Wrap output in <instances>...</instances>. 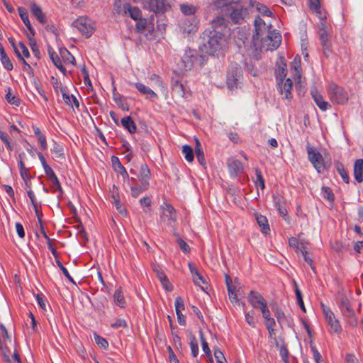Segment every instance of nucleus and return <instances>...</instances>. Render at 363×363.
<instances>
[{
  "mask_svg": "<svg viewBox=\"0 0 363 363\" xmlns=\"http://www.w3.org/2000/svg\"><path fill=\"white\" fill-rule=\"evenodd\" d=\"M113 301L119 307H123L125 301L120 289H117L113 294Z\"/></svg>",
  "mask_w": 363,
  "mask_h": 363,
  "instance_id": "obj_42",
  "label": "nucleus"
},
{
  "mask_svg": "<svg viewBox=\"0 0 363 363\" xmlns=\"http://www.w3.org/2000/svg\"><path fill=\"white\" fill-rule=\"evenodd\" d=\"M18 14H19L21 20L23 21V22L24 23V24L26 25V26L30 31L31 35H33L34 30L31 26L29 18H28V14L26 9L23 7H18Z\"/></svg>",
  "mask_w": 363,
  "mask_h": 363,
  "instance_id": "obj_27",
  "label": "nucleus"
},
{
  "mask_svg": "<svg viewBox=\"0 0 363 363\" xmlns=\"http://www.w3.org/2000/svg\"><path fill=\"white\" fill-rule=\"evenodd\" d=\"M254 45L256 50H273L277 48L281 43V35L275 30L267 31L264 35L253 38Z\"/></svg>",
  "mask_w": 363,
  "mask_h": 363,
  "instance_id": "obj_2",
  "label": "nucleus"
},
{
  "mask_svg": "<svg viewBox=\"0 0 363 363\" xmlns=\"http://www.w3.org/2000/svg\"><path fill=\"white\" fill-rule=\"evenodd\" d=\"M192 279L194 283L198 286L201 287V289L204 290L203 284H206V281L204 278L201 276L199 269L191 263L189 262L188 264Z\"/></svg>",
  "mask_w": 363,
  "mask_h": 363,
  "instance_id": "obj_15",
  "label": "nucleus"
},
{
  "mask_svg": "<svg viewBox=\"0 0 363 363\" xmlns=\"http://www.w3.org/2000/svg\"><path fill=\"white\" fill-rule=\"evenodd\" d=\"M134 1L142 4L145 8L155 13L164 11L167 6L164 0H134Z\"/></svg>",
  "mask_w": 363,
  "mask_h": 363,
  "instance_id": "obj_10",
  "label": "nucleus"
},
{
  "mask_svg": "<svg viewBox=\"0 0 363 363\" xmlns=\"http://www.w3.org/2000/svg\"><path fill=\"white\" fill-rule=\"evenodd\" d=\"M214 357L217 361V363H226V359L223 352L220 350L215 349Z\"/></svg>",
  "mask_w": 363,
  "mask_h": 363,
  "instance_id": "obj_57",
  "label": "nucleus"
},
{
  "mask_svg": "<svg viewBox=\"0 0 363 363\" xmlns=\"http://www.w3.org/2000/svg\"><path fill=\"white\" fill-rule=\"evenodd\" d=\"M19 166H20V174L22 177V179L24 180L26 185L29 187L30 182V179L31 178V176L28 174V169L26 168L21 154L19 155Z\"/></svg>",
  "mask_w": 363,
  "mask_h": 363,
  "instance_id": "obj_28",
  "label": "nucleus"
},
{
  "mask_svg": "<svg viewBox=\"0 0 363 363\" xmlns=\"http://www.w3.org/2000/svg\"><path fill=\"white\" fill-rule=\"evenodd\" d=\"M160 218L162 222L171 224L176 219V211L168 203H164L160 206Z\"/></svg>",
  "mask_w": 363,
  "mask_h": 363,
  "instance_id": "obj_11",
  "label": "nucleus"
},
{
  "mask_svg": "<svg viewBox=\"0 0 363 363\" xmlns=\"http://www.w3.org/2000/svg\"><path fill=\"white\" fill-rule=\"evenodd\" d=\"M309 1V6L311 10L315 13L319 18L323 19L325 18L326 15L325 13L323 11L322 8L320 5L319 0H308Z\"/></svg>",
  "mask_w": 363,
  "mask_h": 363,
  "instance_id": "obj_25",
  "label": "nucleus"
},
{
  "mask_svg": "<svg viewBox=\"0 0 363 363\" xmlns=\"http://www.w3.org/2000/svg\"><path fill=\"white\" fill-rule=\"evenodd\" d=\"M135 86L138 91L142 94L147 95L152 99L157 98V94L143 83L137 82L135 84Z\"/></svg>",
  "mask_w": 363,
  "mask_h": 363,
  "instance_id": "obj_30",
  "label": "nucleus"
},
{
  "mask_svg": "<svg viewBox=\"0 0 363 363\" xmlns=\"http://www.w3.org/2000/svg\"><path fill=\"white\" fill-rule=\"evenodd\" d=\"M248 299L251 305L255 308H259L260 310L267 306V303L258 293L251 291Z\"/></svg>",
  "mask_w": 363,
  "mask_h": 363,
  "instance_id": "obj_17",
  "label": "nucleus"
},
{
  "mask_svg": "<svg viewBox=\"0 0 363 363\" xmlns=\"http://www.w3.org/2000/svg\"><path fill=\"white\" fill-rule=\"evenodd\" d=\"M52 151L55 158H60L63 156L64 151L60 145H55Z\"/></svg>",
  "mask_w": 363,
  "mask_h": 363,
  "instance_id": "obj_60",
  "label": "nucleus"
},
{
  "mask_svg": "<svg viewBox=\"0 0 363 363\" xmlns=\"http://www.w3.org/2000/svg\"><path fill=\"white\" fill-rule=\"evenodd\" d=\"M111 326L113 328H126L127 323L125 319H118L115 322L112 323Z\"/></svg>",
  "mask_w": 363,
  "mask_h": 363,
  "instance_id": "obj_61",
  "label": "nucleus"
},
{
  "mask_svg": "<svg viewBox=\"0 0 363 363\" xmlns=\"http://www.w3.org/2000/svg\"><path fill=\"white\" fill-rule=\"evenodd\" d=\"M289 245H290V247H293L294 249H295V250L298 252H301L302 254H304V252H306V250H305V246H304V244L303 242H300L297 238H290L289 239Z\"/></svg>",
  "mask_w": 363,
  "mask_h": 363,
  "instance_id": "obj_36",
  "label": "nucleus"
},
{
  "mask_svg": "<svg viewBox=\"0 0 363 363\" xmlns=\"http://www.w3.org/2000/svg\"><path fill=\"white\" fill-rule=\"evenodd\" d=\"M30 12L33 16L42 24L45 23L46 18L41 8L35 2L30 3Z\"/></svg>",
  "mask_w": 363,
  "mask_h": 363,
  "instance_id": "obj_23",
  "label": "nucleus"
},
{
  "mask_svg": "<svg viewBox=\"0 0 363 363\" xmlns=\"http://www.w3.org/2000/svg\"><path fill=\"white\" fill-rule=\"evenodd\" d=\"M62 95L64 100V102L68 106L73 108L74 106L76 108L79 107V102L77 99L73 96L72 94L69 95L67 94L65 90H62Z\"/></svg>",
  "mask_w": 363,
  "mask_h": 363,
  "instance_id": "obj_33",
  "label": "nucleus"
},
{
  "mask_svg": "<svg viewBox=\"0 0 363 363\" xmlns=\"http://www.w3.org/2000/svg\"><path fill=\"white\" fill-rule=\"evenodd\" d=\"M182 152L184 155V157L187 162H191L194 160L193 150L189 145H184L182 147Z\"/></svg>",
  "mask_w": 363,
  "mask_h": 363,
  "instance_id": "obj_43",
  "label": "nucleus"
},
{
  "mask_svg": "<svg viewBox=\"0 0 363 363\" xmlns=\"http://www.w3.org/2000/svg\"><path fill=\"white\" fill-rule=\"evenodd\" d=\"M328 94L333 104L344 105L349 99L347 91L344 88L333 83L329 84Z\"/></svg>",
  "mask_w": 363,
  "mask_h": 363,
  "instance_id": "obj_5",
  "label": "nucleus"
},
{
  "mask_svg": "<svg viewBox=\"0 0 363 363\" xmlns=\"http://www.w3.org/2000/svg\"><path fill=\"white\" fill-rule=\"evenodd\" d=\"M291 72L294 75L296 86L301 87V59L296 56L291 64Z\"/></svg>",
  "mask_w": 363,
  "mask_h": 363,
  "instance_id": "obj_12",
  "label": "nucleus"
},
{
  "mask_svg": "<svg viewBox=\"0 0 363 363\" xmlns=\"http://www.w3.org/2000/svg\"><path fill=\"white\" fill-rule=\"evenodd\" d=\"M354 175L355 179L359 182H362L363 181V160L359 159L357 160L354 166Z\"/></svg>",
  "mask_w": 363,
  "mask_h": 363,
  "instance_id": "obj_29",
  "label": "nucleus"
},
{
  "mask_svg": "<svg viewBox=\"0 0 363 363\" xmlns=\"http://www.w3.org/2000/svg\"><path fill=\"white\" fill-rule=\"evenodd\" d=\"M321 308L325 319L330 326V331L334 333H340L342 328L334 313L330 309V308L325 306L323 303H321Z\"/></svg>",
  "mask_w": 363,
  "mask_h": 363,
  "instance_id": "obj_8",
  "label": "nucleus"
},
{
  "mask_svg": "<svg viewBox=\"0 0 363 363\" xmlns=\"http://www.w3.org/2000/svg\"><path fill=\"white\" fill-rule=\"evenodd\" d=\"M337 169L344 182L345 183H349V177L346 171L344 169L343 166L342 164L337 165Z\"/></svg>",
  "mask_w": 363,
  "mask_h": 363,
  "instance_id": "obj_58",
  "label": "nucleus"
},
{
  "mask_svg": "<svg viewBox=\"0 0 363 363\" xmlns=\"http://www.w3.org/2000/svg\"><path fill=\"white\" fill-rule=\"evenodd\" d=\"M94 337L96 343L99 347H101V348L105 349V350L108 348V343L106 339H104V337L99 336V335H97L96 333L94 335Z\"/></svg>",
  "mask_w": 363,
  "mask_h": 363,
  "instance_id": "obj_50",
  "label": "nucleus"
},
{
  "mask_svg": "<svg viewBox=\"0 0 363 363\" xmlns=\"http://www.w3.org/2000/svg\"><path fill=\"white\" fill-rule=\"evenodd\" d=\"M277 85L281 94L284 95L286 99H290L292 97L291 91L292 88V81L290 78H286L284 81L278 82Z\"/></svg>",
  "mask_w": 363,
  "mask_h": 363,
  "instance_id": "obj_16",
  "label": "nucleus"
},
{
  "mask_svg": "<svg viewBox=\"0 0 363 363\" xmlns=\"http://www.w3.org/2000/svg\"><path fill=\"white\" fill-rule=\"evenodd\" d=\"M238 84V79L234 77H228L227 79L228 87L230 89L237 88Z\"/></svg>",
  "mask_w": 363,
  "mask_h": 363,
  "instance_id": "obj_63",
  "label": "nucleus"
},
{
  "mask_svg": "<svg viewBox=\"0 0 363 363\" xmlns=\"http://www.w3.org/2000/svg\"><path fill=\"white\" fill-rule=\"evenodd\" d=\"M172 89L178 95H179L182 97L184 96L183 84L181 82H179V81H176L172 84Z\"/></svg>",
  "mask_w": 363,
  "mask_h": 363,
  "instance_id": "obj_51",
  "label": "nucleus"
},
{
  "mask_svg": "<svg viewBox=\"0 0 363 363\" xmlns=\"http://www.w3.org/2000/svg\"><path fill=\"white\" fill-rule=\"evenodd\" d=\"M12 45L18 58L23 61L25 65L29 66L23 59V56L25 57H28L30 56L29 51L26 46L22 43H19L18 46H16L13 43Z\"/></svg>",
  "mask_w": 363,
  "mask_h": 363,
  "instance_id": "obj_22",
  "label": "nucleus"
},
{
  "mask_svg": "<svg viewBox=\"0 0 363 363\" xmlns=\"http://www.w3.org/2000/svg\"><path fill=\"white\" fill-rule=\"evenodd\" d=\"M307 152L308 159L314 168L319 172H323L325 169V164L322 155L313 147L308 146Z\"/></svg>",
  "mask_w": 363,
  "mask_h": 363,
  "instance_id": "obj_9",
  "label": "nucleus"
},
{
  "mask_svg": "<svg viewBox=\"0 0 363 363\" xmlns=\"http://www.w3.org/2000/svg\"><path fill=\"white\" fill-rule=\"evenodd\" d=\"M0 352L5 363H21L15 342L9 335L5 326L0 324Z\"/></svg>",
  "mask_w": 363,
  "mask_h": 363,
  "instance_id": "obj_1",
  "label": "nucleus"
},
{
  "mask_svg": "<svg viewBox=\"0 0 363 363\" xmlns=\"http://www.w3.org/2000/svg\"><path fill=\"white\" fill-rule=\"evenodd\" d=\"M230 38L209 33L206 48L210 55H219L226 48Z\"/></svg>",
  "mask_w": 363,
  "mask_h": 363,
  "instance_id": "obj_4",
  "label": "nucleus"
},
{
  "mask_svg": "<svg viewBox=\"0 0 363 363\" xmlns=\"http://www.w3.org/2000/svg\"><path fill=\"white\" fill-rule=\"evenodd\" d=\"M50 58L54 63V65L62 72L65 73V69L62 65V60L61 57H59L57 55L55 54L53 52L50 51Z\"/></svg>",
  "mask_w": 363,
  "mask_h": 363,
  "instance_id": "obj_39",
  "label": "nucleus"
},
{
  "mask_svg": "<svg viewBox=\"0 0 363 363\" xmlns=\"http://www.w3.org/2000/svg\"><path fill=\"white\" fill-rule=\"evenodd\" d=\"M255 35L254 38H259L260 35H264L267 31H268L269 25H267L266 22L260 17H257L255 20Z\"/></svg>",
  "mask_w": 363,
  "mask_h": 363,
  "instance_id": "obj_18",
  "label": "nucleus"
},
{
  "mask_svg": "<svg viewBox=\"0 0 363 363\" xmlns=\"http://www.w3.org/2000/svg\"><path fill=\"white\" fill-rule=\"evenodd\" d=\"M60 55L62 58V65H75L74 57L71 55V53L66 48H60Z\"/></svg>",
  "mask_w": 363,
  "mask_h": 363,
  "instance_id": "obj_26",
  "label": "nucleus"
},
{
  "mask_svg": "<svg viewBox=\"0 0 363 363\" xmlns=\"http://www.w3.org/2000/svg\"><path fill=\"white\" fill-rule=\"evenodd\" d=\"M0 139L6 145L9 150H13V145L9 140V135L5 132L0 131Z\"/></svg>",
  "mask_w": 363,
  "mask_h": 363,
  "instance_id": "obj_52",
  "label": "nucleus"
},
{
  "mask_svg": "<svg viewBox=\"0 0 363 363\" xmlns=\"http://www.w3.org/2000/svg\"><path fill=\"white\" fill-rule=\"evenodd\" d=\"M122 125L128 130L130 133H134L136 131V125L133 119L129 117H124L121 119Z\"/></svg>",
  "mask_w": 363,
  "mask_h": 363,
  "instance_id": "obj_35",
  "label": "nucleus"
},
{
  "mask_svg": "<svg viewBox=\"0 0 363 363\" xmlns=\"http://www.w3.org/2000/svg\"><path fill=\"white\" fill-rule=\"evenodd\" d=\"M15 226L18 237L23 238L25 237V231L23 225L20 223H16Z\"/></svg>",
  "mask_w": 363,
  "mask_h": 363,
  "instance_id": "obj_64",
  "label": "nucleus"
},
{
  "mask_svg": "<svg viewBox=\"0 0 363 363\" xmlns=\"http://www.w3.org/2000/svg\"><path fill=\"white\" fill-rule=\"evenodd\" d=\"M257 180L255 182L256 186L260 187L262 189L264 188V182L259 171L256 170Z\"/></svg>",
  "mask_w": 363,
  "mask_h": 363,
  "instance_id": "obj_62",
  "label": "nucleus"
},
{
  "mask_svg": "<svg viewBox=\"0 0 363 363\" xmlns=\"http://www.w3.org/2000/svg\"><path fill=\"white\" fill-rule=\"evenodd\" d=\"M181 10L184 15H193L196 13L197 8L192 4H182L180 6Z\"/></svg>",
  "mask_w": 363,
  "mask_h": 363,
  "instance_id": "obj_44",
  "label": "nucleus"
},
{
  "mask_svg": "<svg viewBox=\"0 0 363 363\" xmlns=\"http://www.w3.org/2000/svg\"><path fill=\"white\" fill-rule=\"evenodd\" d=\"M190 347L193 357H197L199 354V346L196 337L194 335L190 337Z\"/></svg>",
  "mask_w": 363,
  "mask_h": 363,
  "instance_id": "obj_47",
  "label": "nucleus"
},
{
  "mask_svg": "<svg viewBox=\"0 0 363 363\" xmlns=\"http://www.w3.org/2000/svg\"><path fill=\"white\" fill-rule=\"evenodd\" d=\"M228 166L229 168V171L230 174L233 177H235L238 174V173L242 170V164L241 162L235 160L234 158H230L228 161Z\"/></svg>",
  "mask_w": 363,
  "mask_h": 363,
  "instance_id": "obj_24",
  "label": "nucleus"
},
{
  "mask_svg": "<svg viewBox=\"0 0 363 363\" xmlns=\"http://www.w3.org/2000/svg\"><path fill=\"white\" fill-rule=\"evenodd\" d=\"M265 325L268 330L269 337L271 338H274V337L275 335V330L274 329V327L275 325V320H274V318H268L267 320H266Z\"/></svg>",
  "mask_w": 363,
  "mask_h": 363,
  "instance_id": "obj_46",
  "label": "nucleus"
},
{
  "mask_svg": "<svg viewBox=\"0 0 363 363\" xmlns=\"http://www.w3.org/2000/svg\"><path fill=\"white\" fill-rule=\"evenodd\" d=\"M111 162H112L113 167L116 171H117L118 173L123 175L125 177H128V173H127L125 169L121 164L119 160L116 157H112Z\"/></svg>",
  "mask_w": 363,
  "mask_h": 363,
  "instance_id": "obj_38",
  "label": "nucleus"
},
{
  "mask_svg": "<svg viewBox=\"0 0 363 363\" xmlns=\"http://www.w3.org/2000/svg\"><path fill=\"white\" fill-rule=\"evenodd\" d=\"M312 96L314 101L320 110L325 111L331 108V104L325 101L322 95L318 91H313Z\"/></svg>",
  "mask_w": 363,
  "mask_h": 363,
  "instance_id": "obj_20",
  "label": "nucleus"
},
{
  "mask_svg": "<svg viewBox=\"0 0 363 363\" xmlns=\"http://www.w3.org/2000/svg\"><path fill=\"white\" fill-rule=\"evenodd\" d=\"M6 99L7 101L13 105L18 106L20 104L19 99L13 95L10 91L6 94Z\"/></svg>",
  "mask_w": 363,
  "mask_h": 363,
  "instance_id": "obj_53",
  "label": "nucleus"
},
{
  "mask_svg": "<svg viewBox=\"0 0 363 363\" xmlns=\"http://www.w3.org/2000/svg\"><path fill=\"white\" fill-rule=\"evenodd\" d=\"M277 347L279 349V354H280L282 360L285 363H289V357H288L289 352H288L286 347L284 345H279L278 343H277Z\"/></svg>",
  "mask_w": 363,
  "mask_h": 363,
  "instance_id": "obj_48",
  "label": "nucleus"
},
{
  "mask_svg": "<svg viewBox=\"0 0 363 363\" xmlns=\"http://www.w3.org/2000/svg\"><path fill=\"white\" fill-rule=\"evenodd\" d=\"M340 307L343 313H345V311H347V315L352 314V311L350 309V306L347 298H343L341 301Z\"/></svg>",
  "mask_w": 363,
  "mask_h": 363,
  "instance_id": "obj_54",
  "label": "nucleus"
},
{
  "mask_svg": "<svg viewBox=\"0 0 363 363\" xmlns=\"http://www.w3.org/2000/svg\"><path fill=\"white\" fill-rule=\"evenodd\" d=\"M245 320L250 326L252 328L255 327L256 321L254 318V313L252 311L247 312L245 314Z\"/></svg>",
  "mask_w": 363,
  "mask_h": 363,
  "instance_id": "obj_59",
  "label": "nucleus"
},
{
  "mask_svg": "<svg viewBox=\"0 0 363 363\" xmlns=\"http://www.w3.org/2000/svg\"><path fill=\"white\" fill-rule=\"evenodd\" d=\"M211 28L212 30L209 33L230 38V30L223 18L218 17L213 19L211 22Z\"/></svg>",
  "mask_w": 363,
  "mask_h": 363,
  "instance_id": "obj_7",
  "label": "nucleus"
},
{
  "mask_svg": "<svg viewBox=\"0 0 363 363\" xmlns=\"http://www.w3.org/2000/svg\"><path fill=\"white\" fill-rule=\"evenodd\" d=\"M73 26L85 38L91 36L94 30L91 21L83 16L76 19Z\"/></svg>",
  "mask_w": 363,
  "mask_h": 363,
  "instance_id": "obj_6",
  "label": "nucleus"
},
{
  "mask_svg": "<svg viewBox=\"0 0 363 363\" xmlns=\"http://www.w3.org/2000/svg\"><path fill=\"white\" fill-rule=\"evenodd\" d=\"M35 135L38 138V143L43 150L47 149V143L45 135L40 132V129L37 127H33Z\"/></svg>",
  "mask_w": 363,
  "mask_h": 363,
  "instance_id": "obj_40",
  "label": "nucleus"
},
{
  "mask_svg": "<svg viewBox=\"0 0 363 363\" xmlns=\"http://www.w3.org/2000/svg\"><path fill=\"white\" fill-rule=\"evenodd\" d=\"M184 309V304L183 299L181 297H177L175 299V311L178 319V322L180 325H184L185 317L182 314V311Z\"/></svg>",
  "mask_w": 363,
  "mask_h": 363,
  "instance_id": "obj_19",
  "label": "nucleus"
},
{
  "mask_svg": "<svg viewBox=\"0 0 363 363\" xmlns=\"http://www.w3.org/2000/svg\"><path fill=\"white\" fill-rule=\"evenodd\" d=\"M254 10L267 17H269L272 14V12L267 8V6L255 1L251 3V11H253Z\"/></svg>",
  "mask_w": 363,
  "mask_h": 363,
  "instance_id": "obj_34",
  "label": "nucleus"
},
{
  "mask_svg": "<svg viewBox=\"0 0 363 363\" xmlns=\"http://www.w3.org/2000/svg\"><path fill=\"white\" fill-rule=\"evenodd\" d=\"M255 216L259 226L261 228L262 233L267 234L269 232L270 228L267 218L258 213H256Z\"/></svg>",
  "mask_w": 363,
  "mask_h": 363,
  "instance_id": "obj_31",
  "label": "nucleus"
},
{
  "mask_svg": "<svg viewBox=\"0 0 363 363\" xmlns=\"http://www.w3.org/2000/svg\"><path fill=\"white\" fill-rule=\"evenodd\" d=\"M138 21L136 23V28L139 31L142 32L145 29L148 30L149 31L153 30L154 26L152 21H147V19L142 18Z\"/></svg>",
  "mask_w": 363,
  "mask_h": 363,
  "instance_id": "obj_32",
  "label": "nucleus"
},
{
  "mask_svg": "<svg viewBox=\"0 0 363 363\" xmlns=\"http://www.w3.org/2000/svg\"><path fill=\"white\" fill-rule=\"evenodd\" d=\"M112 198L113 199V203L115 204V206L116 208V209L118 210V211L122 214V215H124L125 216L126 215V209L123 206V205H122L121 203H120V201H119V199L118 196H115V195H113L112 196Z\"/></svg>",
  "mask_w": 363,
  "mask_h": 363,
  "instance_id": "obj_49",
  "label": "nucleus"
},
{
  "mask_svg": "<svg viewBox=\"0 0 363 363\" xmlns=\"http://www.w3.org/2000/svg\"><path fill=\"white\" fill-rule=\"evenodd\" d=\"M195 142H196L195 152H196L197 160H198L199 162L201 165L203 166L206 164V162H205L204 154L203 152L201 143L197 138H195Z\"/></svg>",
  "mask_w": 363,
  "mask_h": 363,
  "instance_id": "obj_37",
  "label": "nucleus"
},
{
  "mask_svg": "<svg viewBox=\"0 0 363 363\" xmlns=\"http://www.w3.org/2000/svg\"><path fill=\"white\" fill-rule=\"evenodd\" d=\"M322 195L323 198L328 199L330 201H333L334 199L333 194L328 187L322 188Z\"/></svg>",
  "mask_w": 363,
  "mask_h": 363,
  "instance_id": "obj_55",
  "label": "nucleus"
},
{
  "mask_svg": "<svg viewBox=\"0 0 363 363\" xmlns=\"http://www.w3.org/2000/svg\"><path fill=\"white\" fill-rule=\"evenodd\" d=\"M287 66L286 62L283 58H280L279 62L278 64V67L275 71L276 78L277 82L279 81H284L286 79V76L287 74Z\"/></svg>",
  "mask_w": 363,
  "mask_h": 363,
  "instance_id": "obj_21",
  "label": "nucleus"
},
{
  "mask_svg": "<svg viewBox=\"0 0 363 363\" xmlns=\"http://www.w3.org/2000/svg\"><path fill=\"white\" fill-rule=\"evenodd\" d=\"M0 60L5 69L7 70H11L13 69V65L7 55L3 56Z\"/></svg>",
  "mask_w": 363,
  "mask_h": 363,
  "instance_id": "obj_56",
  "label": "nucleus"
},
{
  "mask_svg": "<svg viewBox=\"0 0 363 363\" xmlns=\"http://www.w3.org/2000/svg\"><path fill=\"white\" fill-rule=\"evenodd\" d=\"M239 289H237L236 286H229L228 289V296L230 301L233 303H238L239 298L238 297L237 292Z\"/></svg>",
  "mask_w": 363,
  "mask_h": 363,
  "instance_id": "obj_45",
  "label": "nucleus"
},
{
  "mask_svg": "<svg viewBox=\"0 0 363 363\" xmlns=\"http://www.w3.org/2000/svg\"><path fill=\"white\" fill-rule=\"evenodd\" d=\"M199 335H200V339H201V345H202L203 351L208 356L209 361L211 362H212L213 359H212V356H211V350L208 347L207 342L206 341V340L203 337V333H202L201 330H200Z\"/></svg>",
  "mask_w": 363,
  "mask_h": 363,
  "instance_id": "obj_41",
  "label": "nucleus"
},
{
  "mask_svg": "<svg viewBox=\"0 0 363 363\" xmlns=\"http://www.w3.org/2000/svg\"><path fill=\"white\" fill-rule=\"evenodd\" d=\"M231 0H215V6L218 9L225 6L224 13L229 15L234 22L238 23L247 15V10L238 4L231 5Z\"/></svg>",
  "mask_w": 363,
  "mask_h": 363,
  "instance_id": "obj_3",
  "label": "nucleus"
},
{
  "mask_svg": "<svg viewBox=\"0 0 363 363\" xmlns=\"http://www.w3.org/2000/svg\"><path fill=\"white\" fill-rule=\"evenodd\" d=\"M117 12L121 15H128L135 21H138L142 16L140 10L137 7H131L130 6L125 4L123 7L118 10Z\"/></svg>",
  "mask_w": 363,
  "mask_h": 363,
  "instance_id": "obj_13",
  "label": "nucleus"
},
{
  "mask_svg": "<svg viewBox=\"0 0 363 363\" xmlns=\"http://www.w3.org/2000/svg\"><path fill=\"white\" fill-rule=\"evenodd\" d=\"M150 177V171L145 164H143L140 169L138 179L140 182L142 190H147L149 187V179Z\"/></svg>",
  "mask_w": 363,
  "mask_h": 363,
  "instance_id": "obj_14",
  "label": "nucleus"
}]
</instances>
